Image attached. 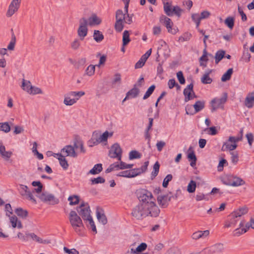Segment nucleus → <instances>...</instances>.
I'll use <instances>...</instances> for the list:
<instances>
[{
    "instance_id": "f257e3e1",
    "label": "nucleus",
    "mask_w": 254,
    "mask_h": 254,
    "mask_svg": "<svg viewBox=\"0 0 254 254\" xmlns=\"http://www.w3.org/2000/svg\"><path fill=\"white\" fill-rule=\"evenodd\" d=\"M160 213V210L154 201L147 203H140L132 210V216L137 220H142L149 215L156 217Z\"/></svg>"
},
{
    "instance_id": "f03ea898",
    "label": "nucleus",
    "mask_w": 254,
    "mask_h": 254,
    "mask_svg": "<svg viewBox=\"0 0 254 254\" xmlns=\"http://www.w3.org/2000/svg\"><path fill=\"white\" fill-rule=\"evenodd\" d=\"M69 223L74 232L79 236H84L85 228L81 217L76 211L71 210L68 216Z\"/></svg>"
},
{
    "instance_id": "7ed1b4c3",
    "label": "nucleus",
    "mask_w": 254,
    "mask_h": 254,
    "mask_svg": "<svg viewBox=\"0 0 254 254\" xmlns=\"http://www.w3.org/2000/svg\"><path fill=\"white\" fill-rule=\"evenodd\" d=\"M164 11L166 15L181 16L185 14V9L178 5H173L171 0H162Z\"/></svg>"
},
{
    "instance_id": "20e7f679",
    "label": "nucleus",
    "mask_w": 254,
    "mask_h": 254,
    "mask_svg": "<svg viewBox=\"0 0 254 254\" xmlns=\"http://www.w3.org/2000/svg\"><path fill=\"white\" fill-rule=\"evenodd\" d=\"M113 132L106 131L101 133L99 131H95L93 132L92 137L89 141V146L90 147L97 145L101 143L107 142L108 138L113 136Z\"/></svg>"
},
{
    "instance_id": "39448f33",
    "label": "nucleus",
    "mask_w": 254,
    "mask_h": 254,
    "mask_svg": "<svg viewBox=\"0 0 254 254\" xmlns=\"http://www.w3.org/2000/svg\"><path fill=\"white\" fill-rule=\"evenodd\" d=\"M221 181L224 185L234 187L245 184V182L241 178L231 174L225 175L222 178Z\"/></svg>"
},
{
    "instance_id": "423d86ee",
    "label": "nucleus",
    "mask_w": 254,
    "mask_h": 254,
    "mask_svg": "<svg viewBox=\"0 0 254 254\" xmlns=\"http://www.w3.org/2000/svg\"><path fill=\"white\" fill-rule=\"evenodd\" d=\"M84 95V91H70L64 95V103L66 106H72Z\"/></svg>"
},
{
    "instance_id": "0eeeda50",
    "label": "nucleus",
    "mask_w": 254,
    "mask_h": 254,
    "mask_svg": "<svg viewBox=\"0 0 254 254\" xmlns=\"http://www.w3.org/2000/svg\"><path fill=\"white\" fill-rule=\"evenodd\" d=\"M227 100V95L226 93L222 97H216L212 99L210 102L211 111L213 112L219 109H223Z\"/></svg>"
},
{
    "instance_id": "6e6552de",
    "label": "nucleus",
    "mask_w": 254,
    "mask_h": 254,
    "mask_svg": "<svg viewBox=\"0 0 254 254\" xmlns=\"http://www.w3.org/2000/svg\"><path fill=\"white\" fill-rule=\"evenodd\" d=\"M242 138V135L241 136H230L228 140L224 143L222 150H234L237 147V142L241 140Z\"/></svg>"
},
{
    "instance_id": "1a4fd4ad",
    "label": "nucleus",
    "mask_w": 254,
    "mask_h": 254,
    "mask_svg": "<svg viewBox=\"0 0 254 254\" xmlns=\"http://www.w3.org/2000/svg\"><path fill=\"white\" fill-rule=\"evenodd\" d=\"M137 197L142 203H148L151 201H154L155 200L153 199V195L152 193L144 189L138 190L137 192Z\"/></svg>"
},
{
    "instance_id": "9d476101",
    "label": "nucleus",
    "mask_w": 254,
    "mask_h": 254,
    "mask_svg": "<svg viewBox=\"0 0 254 254\" xmlns=\"http://www.w3.org/2000/svg\"><path fill=\"white\" fill-rule=\"evenodd\" d=\"M87 21L85 18L80 20L79 27L77 29V35L80 40H83L88 33Z\"/></svg>"
},
{
    "instance_id": "9b49d317",
    "label": "nucleus",
    "mask_w": 254,
    "mask_h": 254,
    "mask_svg": "<svg viewBox=\"0 0 254 254\" xmlns=\"http://www.w3.org/2000/svg\"><path fill=\"white\" fill-rule=\"evenodd\" d=\"M77 210L83 221L92 216L90 207L87 203H81L77 208Z\"/></svg>"
},
{
    "instance_id": "f8f14e48",
    "label": "nucleus",
    "mask_w": 254,
    "mask_h": 254,
    "mask_svg": "<svg viewBox=\"0 0 254 254\" xmlns=\"http://www.w3.org/2000/svg\"><path fill=\"white\" fill-rule=\"evenodd\" d=\"M160 21L165 26L169 33L175 34L178 32V28L174 25L173 23L168 17H161Z\"/></svg>"
},
{
    "instance_id": "ddd939ff",
    "label": "nucleus",
    "mask_w": 254,
    "mask_h": 254,
    "mask_svg": "<svg viewBox=\"0 0 254 254\" xmlns=\"http://www.w3.org/2000/svg\"><path fill=\"white\" fill-rule=\"evenodd\" d=\"M224 249V246L221 243H217L202 251V254H215L221 253Z\"/></svg>"
},
{
    "instance_id": "4468645a",
    "label": "nucleus",
    "mask_w": 254,
    "mask_h": 254,
    "mask_svg": "<svg viewBox=\"0 0 254 254\" xmlns=\"http://www.w3.org/2000/svg\"><path fill=\"white\" fill-rule=\"evenodd\" d=\"M122 150L120 145L118 143H115L112 146L109 151V155L111 158H117L118 160L121 161L122 159Z\"/></svg>"
},
{
    "instance_id": "2eb2a0df",
    "label": "nucleus",
    "mask_w": 254,
    "mask_h": 254,
    "mask_svg": "<svg viewBox=\"0 0 254 254\" xmlns=\"http://www.w3.org/2000/svg\"><path fill=\"white\" fill-rule=\"evenodd\" d=\"M39 198L43 201L48 202L50 204H56L59 202L58 198L54 195L48 192H43L39 195Z\"/></svg>"
},
{
    "instance_id": "dca6fc26",
    "label": "nucleus",
    "mask_w": 254,
    "mask_h": 254,
    "mask_svg": "<svg viewBox=\"0 0 254 254\" xmlns=\"http://www.w3.org/2000/svg\"><path fill=\"white\" fill-rule=\"evenodd\" d=\"M193 84L192 83L188 85L184 90L183 94L185 96V102H188L189 101L195 98V93L193 91Z\"/></svg>"
},
{
    "instance_id": "f3484780",
    "label": "nucleus",
    "mask_w": 254,
    "mask_h": 254,
    "mask_svg": "<svg viewBox=\"0 0 254 254\" xmlns=\"http://www.w3.org/2000/svg\"><path fill=\"white\" fill-rule=\"evenodd\" d=\"M21 2V0H12L8 6L7 11V15L12 16L19 9Z\"/></svg>"
},
{
    "instance_id": "a211bd4d",
    "label": "nucleus",
    "mask_w": 254,
    "mask_h": 254,
    "mask_svg": "<svg viewBox=\"0 0 254 254\" xmlns=\"http://www.w3.org/2000/svg\"><path fill=\"white\" fill-rule=\"evenodd\" d=\"M28 239L35 242L42 244H49L51 243V241L48 239H43L38 235L33 232H28L27 233Z\"/></svg>"
},
{
    "instance_id": "6ab92c4d",
    "label": "nucleus",
    "mask_w": 254,
    "mask_h": 254,
    "mask_svg": "<svg viewBox=\"0 0 254 254\" xmlns=\"http://www.w3.org/2000/svg\"><path fill=\"white\" fill-rule=\"evenodd\" d=\"M63 155L75 158L77 156V153L71 145H66L61 150V153Z\"/></svg>"
},
{
    "instance_id": "aec40b11",
    "label": "nucleus",
    "mask_w": 254,
    "mask_h": 254,
    "mask_svg": "<svg viewBox=\"0 0 254 254\" xmlns=\"http://www.w3.org/2000/svg\"><path fill=\"white\" fill-rule=\"evenodd\" d=\"M209 231L207 230L205 231H197L192 234L191 238L194 240L204 239L209 236Z\"/></svg>"
},
{
    "instance_id": "412c9836",
    "label": "nucleus",
    "mask_w": 254,
    "mask_h": 254,
    "mask_svg": "<svg viewBox=\"0 0 254 254\" xmlns=\"http://www.w3.org/2000/svg\"><path fill=\"white\" fill-rule=\"evenodd\" d=\"M9 217V220L12 228H17L18 229H22L23 225L21 221L18 219L15 215H11Z\"/></svg>"
},
{
    "instance_id": "4be33fe9",
    "label": "nucleus",
    "mask_w": 254,
    "mask_h": 254,
    "mask_svg": "<svg viewBox=\"0 0 254 254\" xmlns=\"http://www.w3.org/2000/svg\"><path fill=\"white\" fill-rule=\"evenodd\" d=\"M239 226V228L236 229L233 231V235L234 236H240V235L247 232L248 230L245 226V222L244 220L241 221Z\"/></svg>"
},
{
    "instance_id": "5701e85b",
    "label": "nucleus",
    "mask_w": 254,
    "mask_h": 254,
    "mask_svg": "<svg viewBox=\"0 0 254 254\" xmlns=\"http://www.w3.org/2000/svg\"><path fill=\"white\" fill-rule=\"evenodd\" d=\"M96 213L97 218L99 222L101 223L103 225H105L107 223V217L105 215L104 210L102 208L97 207Z\"/></svg>"
},
{
    "instance_id": "b1692460",
    "label": "nucleus",
    "mask_w": 254,
    "mask_h": 254,
    "mask_svg": "<svg viewBox=\"0 0 254 254\" xmlns=\"http://www.w3.org/2000/svg\"><path fill=\"white\" fill-rule=\"evenodd\" d=\"M53 156L59 160L60 164L63 169L66 170L68 168L69 165L64 156L62 154L55 153Z\"/></svg>"
},
{
    "instance_id": "393cba45",
    "label": "nucleus",
    "mask_w": 254,
    "mask_h": 254,
    "mask_svg": "<svg viewBox=\"0 0 254 254\" xmlns=\"http://www.w3.org/2000/svg\"><path fill=\"white\" fill-rule=\"evenodd\" d=\"M187 157L189 161L190 162V165L193 167L196 165V157L192 147H190L188 149Z\"/></svg>"
},
{
    "instance_id": "a878e982",
    "label": "nucleus",
    "mask_w": 254,
    "mask_h": 254,
    "mask_svg": "<svg viewBox=\"0 0 254 254\" xmlns=\"http://www.w3.org/2000/svg\"><path fill=\"white\" fill-rule=\"evenodd\" d=\"M84 221L88 229L91 230L94 234H97V231L96 225L92 216L84 220Z\"/></svg>"
},
{
    "instance_id": "bb28decb",
    "label": "nucleus",
    "mask_w": 254,
    "mask_h": 254,
    "mask_svg": "<svg viewBox=\"0 0 254 254\" xmlns=\"http://www.w3.org/2000/svg\"><path fill=\"white\" fill-rule=\"evenodd\" d=\"M0 154L1 156L5 159L8 160L9 159L12 154V152L11 151H5V146L3 145L2 142L0 141Z\"/></svg>"
},
{
    "instance_id": "cd10ccee",
    "label": "nucleus",
    "mask_w": 254,
    "mask_h": 254,
    "mask_svg": "<svg viewBox=\"0 0 254 254\" xmlns=\"http://www.w3.org/2000/svg\"><path fill=\"white\" fill-rule=\"evenodd\" d=\"M147 248V245L145 243H142L138 245L136 249H131L130 253L132 254H142Z\"/></svg>"
},
{
    "instance_id": "c85d7f7f",
    "label": "nucleus",
    "mask_w": 254,
    "mask_h": 254,
    "mask_svg": "<svg viewBox=\"0 0 254 254\" xmlns=\"http://www.w3.org/2000/svg\"><path fill=\"white\" fill-rule=\"evenodd\" d=\"M245 105L249 108H252L254 105V92L249 93L245 101Z\"/></svg>"
},
{
    "instance_id": "c756f323",
    "label": "nucleus",
    "mask_w": 254,
    "mask_h": 254,
    "mask_svg": "<svg viewBox=\"0 0 254 254\" xmlns=\"http://www.w3.org/2000/svg\"><path fill=\"white\" fill-rule=\"evenodd\" d=\"M86 20L87 25L92 27L99 25L102 21V19L99 17H88Z\"/></svg>"
},
{
    "instance_id": "7c9ffc66",
    "label": "nucleus",
    "mask_w": 254,
    "mask_h": 254,
    "mask_svg": "<svg viewBox=\"0 0 254 254\" xmlns=\"http://www.w3.org/2000/svg\"><path fill=\"white\" fill-rule=\"evenodd\" d=\"M157 201L160 205L162 207H166L169 201L168 196L165 194H161L157 196Z\"/></svg>"
},
{
    "instance_id": "2f4dec72",
    "label": "nucleus",
    "mask_w": 254,
    "mask_h": 254,
    "mask_svg": "<svg viewBox=\"0 0 254 254\" xmlns=\"http://www.w3.org/2000/svg\"><path fill=\"white\" fill-rule=\"evenodd\" d=\"M248 212V208L246 207H243L239 209H237L233 211L231 213V216L234 217H237L240 219V218L243 215L246 214Z\"/></svg>"
},
{
    "instance_id": "473e14b6",
    "label": "nucleus",
    "mask_w": 254,
    "mask_h": 254,
    "mask_svg": "<svg viewBox=\"0 0 254 254\" xmlns=\"http://www.w3.org/2000/svg\"><path fill=\"white\" fill-rule=\"evenodd\" d=\"M118 176L124 177L126 178H133L137 176V174H135L134 169L127 170L120 172Z\"/></svg>"
},
{
    "instance_id": "72a5a7b5",
    "label": "nucleus",
    "mask_w": 254,
    "mask_h": 254,
    "mask_svg": "<svg viewBox=\"0 0 254 254\" xmlns=\"http://www.w3.org/2000/svg\"><path fill=\"white\" fill-rule=\"evenodd\" d=\"M15 213L18 216L23 219H26L28 215V211L21 207H18L15 209Z\"/></svg>"
},
{
    "instance_id": "f704fd0d",
    "label": "nucleus",
    "mask_w": 254,
    "mask_h": 254,
    "mask_svg": "<svg viewBox=\"0 0 254 254\" xmlns=\"http://www.w3.org/2000/svg\"><path fill=\"white\" fill-rule=\"evenodd\" d=\"M74 146H73L75 149L78 150L79 149V152L81 153H85V149L84 147L83 142L82 141L78 140H76L74 142Z\"/></svg>"
},
{
    "instance_id": "c9c22d12",
    "label": "nucleus",
    "mask_w": 254,
    "mask_h": 254,
    "mask_svg": "<svg viewBox=\"0 0 254 254\" xmlns=\"http://www.w3.org/2000/svg\"><path fill=\"white\" fill-rule=\"evenodd\" d=\"M125 23L122 17L117 18L115 24V28L117 32H121L124 27Z\"/></svg>"
},
{
    "instance_id": "e433bc0d",
    "label": "nucleus",
    "mask_w": 254,
    "mask_h": 254,
    "mask_svg": "<svg viewBox=\"0 0 254 254\" xmlns=\"http://www.w3.org/2000/svg\"><path fill=\"white\" fill-rule=\"evenodd\" d=\"M204 106L205 101L201 100L197 101L193 105L195 114L202 110L204 108Z\"/></svg>"
},
{
    "instance_id": "4c0bfd02",
    "label": "nucleus",
    "mask_w": 254,
    "mask_h": 254,
    "mask_svg": "<svg viewBox=\"0 0 254 254\" xmlns=\"http://www.w3.org/2000/svg\"><path fill=\"white\" fill-rule=\"evenodd\" d=\"M102 165L101 164H97L94 166L93 168L91 169L88 174L97 175L99 174L102 171Z\"/></svg>"
},
{
    "instance_id": "58836bf2",
    "label": "nucleus",
    "mask_w": 254,
    "mask_h": 254,
    "mask_svg": "<svg viewBox=\"0 0 254 254\" xmlns=\"http://www.w3.org/2000/svg\"><path fill=\"white\" fill-rule=\"evenodd\" d=\"M139 92V91L138 88L136 87L133 88L127 93V96L124 100L127 98L129 99L136 97L138 95Z\"/></svg>"
},
{
    "instance_id": "ea45409f",
    "label": "nucleus",
    "mask_w": 254,
    "mask_h": 254,
    "mask_svg": "<svg viewBox=\"0 0 254 254\" xmlns=\"http://www.w3.org/2000/svg\"><path fill=\"white\" fill-rule=\"evenodd\" d=\"M32 86V85L30 81L25 80L24 79H22L21 87L24 91L29 93Z\"/></svg>"
},
{
    "instance_id": "a19ab883",
    "label": "nucleus",
    "mask_w": 254,
    "mask_h": 254,
    "mask_svg": "<svg viewBox=\"0 0 254 254\" xmlns=\"http://www.w3.org/2000/svg\"><path fill=\"white\" fill-rule=\"evenodd\" d=\"M229 217L230 220L226 222L225 224V227L226 228L235 226V225L237 224V222L239 220V218L231 216V214L229 215Z\"/></svg>"
},
{
    "instance_id": "79ce46f5",
    "label": "nucleus",
    "mask_w": 254,
    "mask_h": 254,
    "mask_svg": "<svg viewBox=\"0 0 254 254\" xmlns=\"http://www.w3.org/2000/svg\"><path fill=\"white\" fill-rule=\"evenodd\" d=\"M116 170L118 169H130L131 168L133 165V164H128L123 161H120V162L115 163Z\"/></svg>"
},
{
    "instance_id": "37998d69",
    "label": "nucleus",
    "mask_w": 254,
    "mask_h": 254,
    "mask_svg": "<svg viewBox=\"0 0 254 254\" xmlns=\"http://www.w3.org/2000/svg\"><path fill=\"white\" fill-rule=\"evenodd\" d=\"M233 72V69L232 68H229L227 71L225 72L221 77V81L223 82L227 81L230 79L232 73Z\"/></svg>"
},
{
    "instance_id": "c03bdc74",
    "label": "nucleus",
    "mask_w": 254,
    "mask_h": 254,
    "mask_svg": "<svg viewBox=\"0 0 254 254\" xmlns=\"http://www.w3.org/2000/svg\"><path fill=\"white\" fill-rule=\"evenodd\" d=\"M93 39L98 43L101 42L104 39V35L99 30H94L93 34Z\"/></svg>"
},
{
    "instance_id": "a18cd8bd",
    "label": "nucleus",
    "mask_w": 254,
    "mask_h": 254,
    "mask_svg": "<svg viewBox=\"0 0 254 254\" xmlns=\"http://www.w3.org/2000/svg\"><path fill=\"white\" fill-rule=\"evenodd\" d=\"M130 41L129 33L127 30H125L123 34V47L127 45Z\"/></svg>"
},
{
    "instance_id": "49530a36",
    "label": "nucleus",
    "mask_w": 254,
    "mask_h": 254,
    "mask_svg": "<svg viewBox=\"0 0 254 254\" xmlns=\"http://www.w3.org/2000/svg\"><path fill=\"white\" fill-rule=\"evenodd\" d=\"M96 65L90 64L87 67L85 70V74L88 76H92L95 73Z\"/></svg>"
},
{
    "instance_id": "de8ad7c7",
    "label": "nucleus",
    "mask_w": 254,
    "mask_h": 254,
    "mask_svg": "<svg viewBox=\"0 0 254 254\" xmlns=\"http://www.w3.org/2000/svg\"><path fill=\"white\" fill-rule=\"evenodd\" d=\"M10 130V126L8 122L0 123V131L8 133Z\"/></svg>"
},
{
    "instance_id": "09e8293b",
    "label": "nucleus",
    "mask_w": 254,
    "mask_h": 254,
    "mask_svg": "<svg viewBox=\"0 0 254 254\" xmlns=\"http://www.w3.org/2000/svg\"><path fill=\"white\" fill-rule=\"evenodd\" d=\"M211 70L209 72L205 73L201 78V81L203 84H210L212 79L209 77V74L211 72Z\"/></svg>"
},
{
    "instance_id": "8fccbe9b",
    "label": "nucleus",
    "mask_w": 254,
    "mask_h": 254,
    "mask_svg": "<svg viewBox=\"0 0 254 254\" xmlns=\"http://www.w3.org/2000/svg\"><path fill=\"white\" fill-rule=\"evenodd\" d=\"M148 162H145L143 165L139 168L134 169L135 171V174H137V176L145 172L147 169V167L148 166Z\"/></svg>"
},
{
    "instance_id": "3c124183",
    "label": "nucleus",
    "mask_w": 254,
    "mask_h": 254,
    "mask_svg": "<svg viewBox=\"0 0 254 254\" xmlns=\"http://www.w3.org/2000/svg\"><path fill=\"white\" fill-rule=\"evenodd\" d=\"M205 17H192V20L195 22L196 24V28L198 29V31L202 34L204 35L205 32L203 30H200L198 29V26L199 25L200 21L202 18H205Z\"/></svg>"
},
{
    "instance_id": "603ef678",
    "label": "nucleus",
    "mask_w": 254,
    "mask_h": 254,
    "mask_svg": "<svg viewBox=\"0 0 254 254\" xmlns=\"http://www.w3.org/2000/svg\"><path fill=\"white\" fill-rule=\"evenodd\" d=\"M68 200L69 201L70 205H76L79 201V197L77 195H70L68 197Z\"/></svg>"
},
{
    "instance_id": "864d4df0",
    "label": "nucleus",
    "mask_w": 254,
    "mask_h": 254,
    "mask_svg": "<svg viewBox=\"0 0 254 254\" xmlns=\"http://www.w3.org/2000/svg\"><path fill=\"white\" fill-rule=\"evenodd\" d=\"M196 188V182L193 180H191L187 186V191L189 193H193L195 191Z\"/></svg>"
},
{
    "instance_id": "5fc2aeb1",
    "label": "nucleus",
    "mask_w": 254,
    "mask_h": 254,
    "mask_svg": "<svg viewBox=\"0 0 254 254\" xmlns=\"http://www.w3.org/2000/svg\"><path fill=\"white\" fill-rule=\"evenodd\" d=\"M182 5L186 7V8H184L185 11H190L193 5V2L191 0H184L182 1Z\"/></svg>"
},
{
    "instance_id": "6e6d98bb",
    "label": "nucleus",
    "mask_w": 254,
    "mask_h": 254,
    "mask_svg": "<svg viewBox=\"0 0 254 254\" xmlns=\"http://www.w3.org/2000/svg\"><path fill=\"white\" fill-rule=\"evenodd\" d=\"M225 52L223 50L217 51L215 56V63L218 64L224 57Z\"/></svg>"
},
{
    "instance_id": "4d7b16f0",
    "label": "nucleus",
    "mask_w": 254,
    "mask_h": 254,
    "mask_svg": "<svg viewBox=\"0 0 254 254\" xmlns=\"http://www.w3.org/2000/svg\"><path fill=\"white\" fill-rule=\"evenodd\" d=\"M27 233H28V232H26L24 234L21 232H18L17 233L16 237L18 239H19L22 242H27L29 241V239H28V236L27 235Z\"/></svg>"
},
{
    "instance_id": "13d9d810",
    "label": "nucleus",
    "mask_w": 254,
    "mask_h": 254,
    "mask_svg": "<svg viewBox=\"0 0 254 254\" xmlns=\"http://www.w3.org/2000/svg\"><path fill=\"white\" fill-rule=\"evenodd\" d=\"M43 93V91L40 88L32 85L28 94L34 95L36 94H42Z\"/></svg>"
},
{
    "instance_id": "bf43d9fd",
    "label": "nucleus",
    "mask_w": 254,
    "mask_h": 254,
    "mask_svg": "<svg viewBox=\"0 0 254 254\" xmlns=\"http://www.w3.org/2000/svg\"><path fill=\"white\" fill-rule=\"evenodd\" d=\"M191 37V34L190 33L186 32L184 33L179 38V41L180 42H184L185 41H188L190 40Z\"/></svg>"
},
{
    "instance_id": "052dcab7",
    "label": "nucleus",
    "mask_w": 254,
    "mask_h": 254,
    "mask_svg": "<svg viewBox=\"0 0 254 254\" xmlns=\"http://www.w3.org/2000/svg\"><path fill=\"white\" fill-rule=\"evenodd\" d=\"M231 160L232 163L234 165H236L239 161V154L237 152H231Z\"/></svg>"
},
{
    "instance_id": "680f3d73",
    "label": "nucleus",
    "mask_w": 254,
    "mask_h": 254,
    "mask_svg": "<svg viewBox=\"0 0 254 254\" xmlns=\"http://www.w3.org/2000/svg\"><path fill=\"white\" fill-rule=\"evenodd\" d=\"M204 131L207 134L211 135H214L217 133V130L215 127H210L206 128L204 130Z\"/></svg>"
},
{
    "instance_id": "e2e57ef3",
    "label": "nucleus",
    "mask_w": 254,
    "mask_h": 254,
    "mask_svg": "<svg viewBox=\"0 0 254 254\" xmlns=\"http://www.w3.org/2000/svg\"><path fill=\"white\" fill-rule=\"evenodd\" d=\"M24 131V128L22 126L16 125L13 127V134L15 135L23 133Z\"/></svg>"
},
{
    "instance_id": "0e129e2a",
    "label": "nucleus",
    "mask_w": 254,
    "mask_h": 254,
    "mask_svg": "<svg viewBox=\"0 0 254 254\" xmlns=\"http://www.w3.org/2000/svg\"><path fill=\"white\" fill-rule=\"evenodd\" d=\"M141 157V154L136 150H132L129 153V160H133L134 159H138Z\"/></svg>"
},
{
    "instance_id": "69168bd1",
    "label": "nucleus",
    "mask_w": 254,
    "mask_h": 254,
    "mask_svg": "<svg viewBox=\"0 0 254 254\" xmlns=\"http://www.w3.org/2000/svg\"><path fill=\"white\" fill-rule=\"evenodd\" d=\"M224 22L230 29H232L234 26V19L233 17H227Z\"/></svg>"
},
{
    "instance_id": "338daca9",
    "label": "nucleus",
    "mask_w": 254,
    "mask_h": 254,
    "mask_svg": "<svg viewBox=\"0 0 254 254\" xmlns=\"http://www.w3.org/2000/svg\"><path fill=\"white\" fill-rule=\"evenodd\" d=\"M32 185L33 187H38L37 188L35 189L34 190L37 193H40V192H41L43 188V186L40 181H33L32 183Z\"/></svg>"
},
{
    "instance_id": "774afa93",
    "label": "nucleus",
    "mask_w": 254,
    "mask_h": 254,
    "mask_svg": "<svg viewBox=\"0 0 254 254\" xmlns=\"http://www.w3.org/2000/svg\"><path fill=\"white\" fill-rule=\"evenodd\" d=\"M147 59L145 58L143 56H141L139 60L136 63L135 65V68H139L142 67L145 64Z\"/></svg>"
}]
</instances>
